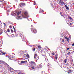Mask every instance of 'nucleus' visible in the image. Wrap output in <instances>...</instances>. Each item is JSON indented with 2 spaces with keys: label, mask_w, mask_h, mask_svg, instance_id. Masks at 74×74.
Returning a JSON list of instances; mask_svg holds the SVG:
<instances>
[{
  "label": "nucleus",
  "mask_w": 74,
  "mask_h": 74,
  "mask_svg": "<svg viewBox=\"0 0 74 74\" xmlns=\"http://www.w3.org/2000/svg\"><path fill=\"white\" fill-rule=\"evenodd\" d=\"M7 32H10V29H7Z\"/></svg>",
  "instance_id": "obj_20"
},
{
  "label": "nucleus",
  "mask_w": 74,
  "mask_h": 74,
  "mask_svg": "<svg viewBox=\"0 0 74 74\" xmlns=\"http://www.w3.org/2000/svg\"><path fill=\"white\" fill-rule=\"evenodd\" d=\"M11 70H12V71H11ZM10 71H11V72H13L14 71H13V69L12 68H11L10 69Z\"/></svg>",
  "instance_id": "obj_23"
},
{
  "label": "nucleus",
  "mask_w": 74,
  "mask_h": 74,
  "mask_svg": "<svg viewBox=\"0 0 74 74\" xmlns=\"http://www.w3.org/2000/svg\"><path fill=\"white\" fill-rule=\"evenodd\" d=\"M13 27L14 30V32H16V31H15V27H14V26H13Z\"/></svg>",
  "instance_id": "obj_26"
},
{
  "label": "nucleus",
  "mask_w": 74,
  "mask_h": 74,
  "mask_svg": "<svg viewBox=\"0 0 74 74\" xmlns=\"http://www.w3.org/2000/svg\"><path fill=\"white\" fill-rule=\"evenodd\" d=\"M24 55H26V54H24Z\"/></svg>",
  "instance_id": "obj_53"
},
{
  "label": "nucleus",
  "mask_w": 74,
  "mask_h": 74,
  "mask_svg": "<svg viewBox=\"0 0 74 74\" xmlns=\"http://www.w3.org/2000/svg\"><path fill=\"white\" fill-rule=\"evenodd\" d=\"M39 66H40V65H39Z\"/></svg>",
  "instance_id": "obj_55"
},
{
  "label": "nucleus",
  "mask_w": 74,
  "mask_h": 74,
  "mask_svg": "<svg viewBox=\"0 0 74 74\" xmlns=\"http://www.w3.org/2000/svg\"><path fill=\"white\" fill-rule=\"evenodd\" d=\"M68 18L71 21H73V18L69 16H68Z\"/></svg>",
  "instance_id": "obj_8"
},
{
  "label": "nucleus",
  "mask_w": 74,
  "mask_h": 74,
  "mask_svg": "<svg viewBox=\"0 0 74 74\" xmlns=\"http://www.w3.org/2000/svg\"><path fill=\"white\" fill-rule=\"evenodd\" d=\"M3 24H4L5 25H6V24H5V23H4Z\"/></svg>",
  "instance_id": "obj_49"
},
{
  "label": "nucleus",
  "mask_w": 74,
  "mask_h": 74,
  "mask_svg": "<svg viewBox=\"0 0 74 74\" xmlns=\"http://www.w3.org/2000/svg\"><path fill=\"white\" fill-rule=\"evenodd\" d=\"M1 53H2V54H3V55H5V53H4L3 52H2Z\"/></svg>",
  "instance_id": "obj_32"
},
{
  "label": "nucleus",
  "mask_w": 74,
  "mask_h": 74,
  "mask_svg": "<svg viewBox=\"0 0 74 74\" xmlns=\"http://www.w3.org/2000/svg\"><path fill=\"white\" fill-rule=\"evenodd\" d=\"M4 1V0H0V2H3Z\"/></svg>",
  "instance_id": "obj_36"
},
{
  "label": "nucleus",
  "mask_w": 74,
  "mask_h": 74,
  "mask_svg": "<svg viewBox=\"0 0 74 74\" xmlns=\"http://www.w3.org/2000/svg\"><path fill=\"white\" fill-rule=\"evenodd\" d=\"M32 32L34 33V34H36L37 33V30L36 29V28H34L32 29H31Z\"/></svg>",
  "instance_id": "obj_1"
},
{
  "label": "nucleus",
  "mask_w": 74,
  "mask_h": 74,
  "mask_svg": "<svg viewBox=\"0 0 74 74\" xmlns=\"http://www.w3.org/2000/svg\"><path fill=\"white\" fill-rule=\"evenodd\" d=\"M9 27L11 29H12V26L11 25L9 26Z\"/></svg>",
  "instance_id": "obj_38"
},
{
  "label": "nucleus",
  "mask_w": 74,
  "mask_h": 74,
  "mask_svg": "<svg viewBox=\"0 0 74 74\" xmlns=\"http://www.w3.org/2000/svg\"><path fill=\"white\" fill-rule=\"evenodd\" d=\"M34 58L36 59V60H38L39 59V57L38 56L37 54H35Z\"/></svg>",
  "instance_id": "obj_2"
},
{
  "label": "nucleus",
  "mask_w": 74,
  "mask_h": 74,
  "mask_svg": "<svg viewBox=\"0 0 74 74\" xmlns=\"http://www.w3.org/2000/svg\"><path fill=\"white\" fill-rule=\"evenodd\" d=\"M26 57L27 58V59H29V55L28 54H27L26 55Z\"/></svg>",
  "instance_id": "obj_14"
},
{
  "label": "nucleus",
  "mask_w": 74,
  "mask_h": 74,
  "mask_svg": "<svg viewBox=\"0 0 74 74\" xmlns=\"http://www.w3.org/2000/svg\"><path fill=\"white\" fill-rule=\"evenodd\" d=\"M72 72V71L70 70L69 69V71L67 72V73H68V74H70V73H71Z\"/></svg>",
  "instance_id": "obj_10"
},
{
  "label": "nucleus",
  "mask_w": 74,
  "mask_h": 74,
  "mask_svg": "<svg viewBox=\"0 0 74 74\" xmlns=\"http://www.w3.org/2000/svg\"><path fill=\"white\" fill-rule=\"evenodd\" d=\"M54 7H53V8Z\"/></svg>",
  "instance_id": "obj_54"
},
{
  "label": "nucleus",
  "mask_w": 74,
  "mask_h": 74,
  "mask_svg": "<svg viewBox=\"0 0 74 74\" xmlns=\"http://www.w3.org/2000/svg\"><path fill=\"white\" fill-rule=\"evenodd\" d=\"M38 49H40L41 48V47L40 46V45H39L38 47Z\"/></svg>",
  "instance_id": "obj_21"
},
{
  "label": "nucleus",
  "mask_w": 74,
  "mask_h": 74,
  "mask_svg": "<svg viewBox=\"0 0 74 74\" xmlns=\"http://www.w3.org/2000/svg\"><path fill=\"white\" fill-rule=\"evenodd\" d=\"M24 62L25 63H27V60H25V61H24Z\"/></svg>",
  "instance_id": "obj_35"
},
{
  "label": "nucleus",
  "mask_w": 74,
  "mask_h": 74,
  "mask_svg": "<svg viewBox=\"0 0 74 74\" xmlns=\"http://www.w3.org/2000/svg\"><path fill=\"white\" fill-rule=\"evenodd\" d=\"M15 74H16L15 73Z\"/></svg>",
  "instance_id": "obj_56"
},
{
  "label": "nucleus",
  "mask_w": 74,
  "mask_h": 74,
  "mask_svg": "<svg viewBox=\"0 0 74 74\" xmlns=\"http://www.w3.org/2000/svg\"><path fill=\"white\" fill-rule=\"evenodd\" d=\"M64 37H65V38L66 39L67 41H68V42H69V39L68 38L66 37V36H64Z\"/></svg>",
  "instance_id": "obj_11"
},
{
  "label": "nucleus",
  "mask_w": 74,
  "mask_h": 74,
  "mask_svg": "<svg viewBox=\"0 0 74 74\" xmlns=\"http://www.w3.org/2000/svg\"><path fill=\"white\" fill-rule=\"evenodd\" d=\"M40 12H41L39 11V13H40Z\"/></svg>",
  "instance_id": "obj_51"
},
{
  "label": "nucleus",
  "mask_w": 74,
  "mask_h": 74,
  "mask_svg": "<svg viewBox=\"0 0 74 74\" xmlns=\"http://www.w3.org/2000/svg\"><path fill=\"white\" fill-rule=\"evenodd\" d=\"M48 67H49V70H51L52 69V68L51 67H49V66H48Z\"/></svg>",
  "instance_id": "obj_22"
},
{
  "label": "nucleus",
  "mask_w": 74,
  "mask_h": 74,
  "mask_svg": "<svg viewBox=\"0 0 74 74\" xmlns=\"http://www.w3.org/2000/svg\"><path fill=\"white\" fill-rule=\"evenodd\" d=\"M48 66H49V65H48Z\"/></svg>",
  "instance_id": "obj_52"
},
{
  "label": "nucleus",
  "mask_w": 74,
  "mask_h": 74,
  "mask_svg": "<svg viewBox=\"0 0 74 74\" xmlns=\"http://www.w3.org/2000/svg\"><path fill=\"white\" fill-rule=\"evenodd\" d=\"M21 14V12H20L17 13H16L17 15H19V14Z\"/></svg>",
  "instance_id": "obj_25"
},
{
  "label": "nucleus",
  "mask_w": 74,
  "mask_h": 74,
  "mask_svg": "<svg viewBox=\"0 0 74 74\" xmlns=\"http://www.w3.org/2000/svg\"><path fill=\"white\" fill-rule=\"evenodd\" d=\"M70 49H69V48L68 47L67 48V50H69Z\"/></svg>",
  "instance_id": "obj_43"
},
{
  "label": "nucleus",
  "mask_w": 74,
  "mask_h": 74,
  "mask_svg": "<svg viewBox=\"0 0 74 74\" xmlns=\"http://www.w3.org/2000/svg\"><path fill=\"white\" fill-rule=\"evenodd\" d=\"M66 10H69V8L68 7H67L66 8Z\"/></svg>",
  "instance_id": "obj_33"
},
{
  "label": "nucleus",
  "mask_w": 74,
  "mask_h": 74,
  "mask_svg": "<svg viewBox=\"0 0 74 74\" xmlns=\"http://www.w3.org/2000/svg\"><path fill=\"white\" fill-rule=\"evenodd\" d=\"M74 46V43H73V44L72 45V46H73H73Z\"/></svg>",
  "instance_id": "obj_44"
},
{
  "label": "nucleus",
  "mask_w": 74,
  "mask_h": 74,
  "mask_svg": "<svg viewBox=\"0 0 74 74\" xmlns=\"http://www.w3.org/2000/svg\"><path fill=\"white\" fill-rule=\"evenodd\" d=\"M45 72L44 71H42V73H41V74H45Z\"/></svg>",
  "instance_id": "obj_19"
},
{
  "label": "nucleus",
  "mask_w": 74,
  "mask_h": 74,
  "mask_svg": "<svg viewBox=\"0 0 74 74\" xmlns=\"http://www.w3.org/2000/svg\"><path fill=\"white\" fill-rule=\"evenodd\" d=\"M25 5V3H21L20 4H19V6H20V7H22V5L23 6V5Z\"/></svg>",
  "instance_id": "obj_5"
},
{
  "label": "nucleus",
  "mask_w": 74,
  "mask_h": 74,
  "mask_svg": "<svg viewBox=\"0 0 74 74\" xmlns=\"http://www.w3.org/2000/svg\"><path fill=\"white\" fill-rule=\"evenodd\" d=\"M12 59H13V58H14V57H13V56H12Z\"/></svg>",
  "instance_id": "obj_45"
},
{
  "label": "nucleus",
  "mask_w": 74,
  "mask_h": 74,
  "mask_svg": "<svg viewBox=\"0 0 74 74\" xmlns=\"http://www.w3.org/2000/svg\"><path fill=\"white\" fill-rule=\"evenodd\" d=\"M60 40L61 41H62V38H60Z\"/></svg>",
  "instance_id": "obj_41"
},
{
  "label": "nucleus",
  "mask_w": 74,
  "mask_h": 74,
  "mask_svg": "<svg viewBox=\"0 0 74 74\" xmlns=\"http://www.w3.org/2000/svg\"><path fill=\"white\" fill-rule=\"evenodd\" d=\"M24 15V16H25L26 17H29V16H28V14L27 12H25Z\"/></svg>",
  "instance_id": "obj_4"
},
{
  "label": "nucleus",
  "mask_w": 74,
  "mask_h": 74,
  "mask_svg": "<svg viewBox=\"0 0 74 74\" xmlns=\"http://www.w3.org/2000/svg\"><path fill=\"white\" fill-rule=\"evenodd\" d=\"M3 33V31L0 28V35L2 34Z\"/></svg>",
  "instance_id": "obj_6"
},
{
  "label": "nucleus",
  "mask_w": 74,
  "mask_h": 74,
  "mask_svg": "<svg viewBox=\"0 0 74 74\" xmlns=\"http://www.w3.org/2000/svg\"><path fill=\"white\" fill-rule=\"evenodd\" d=\"M21 64H22V63H25V62H24V61H21Z\"/></svg>",
  "instance_id": "obj_27"
},
{
  "label": "nucleus",
  "mask_w": 74,
  "mask_h": 74,
  "mask_svg": "<svg viewBox=\"0 0 74 74\" xmlns=\"http://www.w3.org/2000/svg\"><path fill=\"white\" fill-rule=\"evenodd\" d=\"M35 49H36V48H34L33 50V51H35Z\"/></svg>",
  "instance_id": "obj_39"
},
{
  "label": "nucleus",
  "mask_w": 74,
  "mask_h": 74,
  "mask_svg": "<svg viewBox=\"0 0 74 74\" xmlns=\"http://www.w3.org/2000/svg\"><path fill=\"white\" fill-rule=\"evenodd\" d=\"M33 5H37V4H36V3L35 2H34L33 3Z\"/></svg>",
  "instance_id": "obj_28"
},
{
  "label": "nucleus",
  "mask_w": 74,
  "mask_h": 74,
  "mask_svg": "<svg viewBox=\"0 0 74 74\" xmlns=\"http://www.w3.org/2000/svg\"><path fill=\"white\" fill-rule=\"evenodd\" d=\"M56 59H57V55H56L55 57Z\"/></svg>",
  "instance_id": "obj_37"
},
{
  "label": "nucleus",
  "mask_w": 74,
  "mask_h": 74,
  "mask_svg": "<svg viewBox=\"0 0 74 74\" xmlns=\"http://www.w3.org/2000/svg\"><path fill=\"white\" fill-rule=\"evenodd\" d=\"M31 27H32L31 29H35V28H34V26H33V25H31Z\"/></svg>",
  "instance_id": "obj_12"
},
{
  "label": "nucleus",
  "mask_w": 74,
  "mask_h": 74,
  "mask_svg": "<svg viewBox=\"0 0 74 74\" xmlns=\"http://www.w3.org/2000/svg\"><path fill=\"white\" fill-rule=\"evenodd\" d=\"M8 58L10 60H11V57L10 56H8Z\"/></svg>",
  "instance_id": "obj_31"
},
{
  "label": "nucleus",
  "mask_w": 74,
  "mask_h": 74,
  "mask_svg": "<svg viewBox=\"0 0 74 74\" xmlns=\"http://www.w3.org/2000/svg\"><path fill=\"white\" fill-rule=\"evenodd\" d=\"M0 52L2 53V51L0 50Z\"/></svg>",
  "instance_id": "obj_48"
},
{
  "label": "nucleus",
  "mask_w": 74,
  "mask_h": 74,
  "mask_svg": "<svg viewBox=\"0 0 74 74\" xmlns=\"http://www.w3.org/2000/svg\"><path fill=\"white\" fill-rule=\"evenodd\" d=\"M60 14L61 16H63V14H62L61 13H60Z\"/></svg>",
  "instance_id": "obj_40"
},
{
  "label": "nucleus",
  "mask_w": 74,
  "mask_h": 74,
  "mask_svg": "<svg viewBox=\"0 0 74 74\" xmlns=\"http://www.w3.org/2000/svg\"><path fill=\"white\" fill-rule=\"evenodd\" d=\"M65 7H66V8H67V5H65Z\"/></svg>",
  "instance_id": "obj_47"
},
{
  "label": "nucleus",
  "mask_w": 74,
  "mask_h": 74,
  "mask_svg": "<svg viewBox=\"0 0 74 74\" xmlns=\"http://www.w3.org/2000/svg\"><path fill=\"white\" fill-rule=\"evenodd\" d=\"M49 56L51 57V58H52V56H53L52 55V53H51L50 54H49Z\"/></svg>",
  "instance_id": "obj_13"
},
{
  "label": "nucleus",
  "mask_w": 74,
  "mask_h": 74,
  "mask_svg": "<svg viewBox=\"0 0 74 74\" xmlns=\"http://www.w3.org/2000/svg\"><path fill=\"white\" fill-rule=\"evenodd\" d=\"M3 61L2 60H0V64H1L2 63H3Z\"/></svg>",
  "instance_id": "obj_24"
},
{
  "label": "nucleus",
  "mask_w": 74,
  "mask_h": 74,
  "mask_svg": "<svg viewBox=\"0 0 74 74\" xmlns=\"http://www.w3.org/2000/svg\"><path fill=\"white\" fill-rule=\"evenodd\" d=\"M67 59H66L64 60V62L65 63H66V62H67Z\"/></svg>",
  "instance_id": "obj_17"
},
{
  "label": "nucleus",
  "mask_w": 74,
  "mask_h": 74,
  "mask_svg": "<svg viewBox=\"0 0 74 74\" xmlns=\"http://www.w3.org/2000/svg\"><path fill=\"white\" fill-rule=\"evenodd\" d=\"M6 64V65H7V66H9V65H8V64Z\"/></svg>",
  "instance_id": "obj_46"
},
{
  "label": "nucleus",
  "mask_w": 74,
  "mask_h": 74,
  "mask_svg": "<svg viewBox=\"0 0 74 74\" xmlns=\"http://www.w3.org/2000/svg\"><path fill=\"white\" fill-rule=\"evenodd\" d=\"M52 55H53H53H55V53L53 52Z\"/></svg>",
  "instance_id": "obj_34"
},
{
  "label": "nucleus",
  "mask_w": 74,
  "mask_h": 74,
  "mask_svg": "<svg viewBox=\"0 0 74 74\" xmlns=\"http://www.w3.org/2000/svg\"><path fill=\"white\" fill-rule=\"evenodd\" d=\"M64 38H63L62 39V42H64Z\"/></svg>",
  "instance_id": "obj_16"
},
{
  "label": "nucleus",
  "mask_w": 74,
  "mask_h": 74,
  "mask_svg": "<svg viewBox=\"0 0 74 74\" xmlns=\"http://www.w3.org/2000/svg\"><path fill=\"white\" fill-rule=\"evenodd\" d=\"M20 18H21V16H17L16 17V18L17 19H20Z\"/></svg>",
  "instance_id": "obj_9"
},
{
  "label": "nucleus",
  "mask_w": 74,
  "mask_h": 74,
  "mask_svg": "<svg viewBox=\"0 0 74 74\" xmlns=\"http://www.w3.org/2000/svg\"><path fill=\"white\" fill-rule=\"evenodd\" d=\"M30 63L31 64H32V65H34L35 64V62L33 61H31L30 62Z\"/></svg>",
  "instance_id": "obj_7"
},
{
  "label": "nucleus",
  "mask_w": 74,
  "mask_h": 74,
  "mask_svg": "<svg viewBox=\"0 0 74 74\" xmlns=\"http://www.w3.org/2000/svg\"><path fill=\"white\" fill-rule=\"evenodd\" d=\"M43 58H44V59H45V60L46 59H47V57L45 56H44V57H43Z\"/></svg>",
  "instance_id": "obj_15"
},
{
  "label": "nucleus",
  "mask_w": 74,
  "mask_h": 74,
  "mask_svg": "<svg viewBox=\"0 0 74 74\" xmlns=\"http://www.w3.org/2000/svg\"><path fill=\"white\" fill-rule=\"evenodd\" d=\"M59 3L61 4V5H63V4H64V2L62 0H60Z\"/></svg>",
  "instance_id": "obj_3"
},
{
  "label": "nucleus",
  "mask_w": 74,
  "mask_h": 74,
  "mask_svg": "<svg viewBox=\"0 0 74 74\" xmlns=\"http://www.w3.org/2000/svg\"><path fill=\"white\" fill-rule=\"evenodd\" d=\"M71 21L70 22H69V25H72V23H71Z\"/></svg>",
  "instance_id": "obj_18"
},
{
  "label": "nucleus",
  "mask_w": 74,
  "mask_h": 74,
  "mask_svg": "<svg viewBox=\"0 0 74 74\" xmlns=\"http://www.w3.org/2000/svg\"><path fill=\"white\" fill-rule=\"evenodd\" d=\"M70 52H69L68 53V55H70Z\"/></svg>",
  "instance_id": "obj_42"
},
{
  "label": "nucleus",
  "mask_w": 74,
  "mask_h": 74,
  "mask_svg": "<svg viewBox=\"0 0 74 74\" xmlns=\"http://www.w3.org/2000/svg\"><path fill=\"white\" fill-rule=\"evenodd\" d=\"M1 23V21H0V24Z\"/></svg>",
  "instance_id": "obj_50"
},
{
  "label": "nucleus",
  "mask_w": 74,
  "mask_h": 74,
  "mask_svg": "<svg viewBox=\"0 0 74 74\" xmlns=\"http://www.w3.org/2000/svg\"><path fill=\"white\" fill-rule=\"evenodd\" d=\"M11 31L12 33H13V32H14V31L12 29H11Z\"/></svg>",
  "instance_id": "obj_29"
},
{
  "label": "nucleus",
  "mask_w": 74,
  "mask_h": 74,
  "mask_svg": "<svg viewBox=\"0 0 74 74\" xmlns=\"http://www.w3.org/2000/svg\"><path fill=\"white\" fill-rule=\"evenodd\" d=\"M31 68L32 69H34V66H32Z\"/></svg>",
  "instance_id": "obj_30"
}]
</instances>
